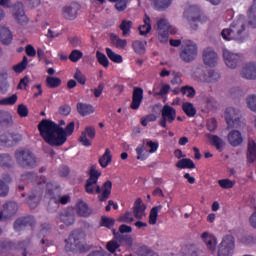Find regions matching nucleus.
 <instances>
[{"mask_svg": "<svg viewBox=\"0 0 256 256\" xmlns=\"http://www.w3.org/2000/svg\"><path fill=\"white\" fill-rule=\"evenodd\" d=\"M2 249H17L18 251H22V256H27L29 252L27 249L31 247V239L27 238L26 240L20 241L17 244L8 241L1 243Z\"/></svg>", "mask_w": 256, "mask_h": 256, "instance_id": "13", "label": "nucleus"}, {"mask_svg": "<svg viewBox=\"0 0 256 256\" xmlns=\"http://www.w3.org/2000/svg\"><path fill=\"white\" fill-rule=\"evenodd\" d=\"M240 242H242L243 245H253L256 243V238L252 235H243L240 237Z\"/></svg>", "mask_w": 256, "mask_h": 256, "instance_id": "62", "label": "nucleus"}, {"mask_svg": "<svg viewBox=\"0 0 256 256\" xmlns=\"http://www.w3.org/2000/svg\"><path fill=\"white\" fill-rule=\"evenodd\" d=\"M100 227H106V229H113L115 227V219L102 216L100 221Z\"/></svg>", "mask_w": 256, "mask_h": 256, "instance_id": "53", "label": "nucleus"}, {"mask_svg": "<svg viewBox=\"0 0 256 256\" xmlns=\"http://www.w3.org/2000/svg\"><path fill=\"white\" fill-rule=\"evenodd\" d=\"M76 109L81 117H87L88 115H92V113L95 111V107H93V105L83 102H78L76 105Z\"/></svg>", "mask_w": 256, "mask_h": 256, "instance_id": "29", "label": "nucleus"}, {"mask_svg": "<svg viewBox=\"0 0 256 256\" xmlns=\"http://www.w3.org/2000/svg\"><path fill=\"white\" fill-rule=\"evenodd\" d=\"M247 159L249 163H254L256 159V143L255 141H249L248 143V155Z\"/></svg>", "mask_w": 256, "mask_h": 256, "instance_id": "44", "label": "nucleus"}, {"mask_svg": "<svg viewBox=\"0 0 256 256\" xmlns=\"http://www.w3.org/2000/svg\"><path fill=\"white\" fill-rule=\"evenodd\" d=\"M15 167V161L13 160V157L9 154H2L1 155V169L2 171H13V168Z\"/></svg>", "mask_w": 256, "mask_h": 256, "instance_id": "28", "label": "nucleus"}, {"mask_svg": "<svg viewBox=\"0 0 256 256\" xmlns=\"http://www.w3.org/2000/svg\"><path fill=\"white\" fill-rule=\"evenodd\" d=\"M182 110L185 112L187 117H195V115H197V110L195 109V106H193V103H184L182 105Z\"/></svg>", "mask_w": 256, "mask_h": 256, "instance_id": "47", "label": "nucleus"}, {"mask_svg": "<svg viewBox=\"0 0 256 256\" xmlns=\"http://www.w3.org/2000/svg\"><path fill=\"white\" fill-rule=\"evenodd\" d=\"M246 101L249 109L256 113V95L248 96Z\"/></svg>", "mask_w": 256, "mask_h": 256, "instance_id": "64", "label": "nucleus"}, {"mask_svg": "<svg viewBox=\"0 0 256 256\" xmlns=\"http://www.w3.org/2000/svg\"><path fill=\"white\" fill-rule=\"evenodd\" d=\"M13 17L19 25H28L29 18L25 15L23 3L17 2L13 7Z\"/></svg>", "mask_w": 256, "mask_h": 256, "instance_id": "16", "label": "nucleus"}, {"mask_svg": "<svg viewBox=\"0 0 256 256\" xmlns=\"http://www.w3.org/2000/svg\"><path fill=\"white\" fill-rule=\"evenodd\" d=\"M221 79V74L218 71L210 70L206 74L205 81L206 83H215V81H219Z\"/></svg>", "mask_w": 256, "mask_h": 256, "instance_id": "52", "label": "nucleus"}, {"mask_svg": "<svg viewBox=\"0 0 256 256\" xmlns=\"http://www.w3.org/2000/svg\"><path fill=\"white\" fill-rule=\"evenodd\" d=\"M43 197V190L41 188L34 190L27 198L26 203L30 209H36Z\"/></svg>", "mask_w": 256, "mask_h": 256, "instance_id": "22", "label": "nucleus"}, {"mask_svg": "<svg viewBox=\"0 0 256 256\" xmlns=\"http://www.w3.org/2000/svg\"><path fill=\"white\" fill-rule=\"evenodd\" d=\"M199 54V47L197 44L191 40H186L182 43L179 51L180 59L184 63H191L197 59Z\"/></svg>", "mask_w": 256, "mask_h": 256, "instance_id": "7", "label": "nucleus"}, {"mask_svg": "<svg viewBox=\"0 0 256 256\" xmlns=\"http://www.w3.org/2000/svg\"><path fill=\"white\" fill-rule=\"evenodd\" d=\"M68 59H70L72 63H77L80 59H83V52L77 49L72 50Z\"/></svg>", "mask_w": 256, "mask_h": 256, "instance_id": "57", "label": "nucleus"}, {"mask_svg": "<svg viewBox=\"0 0 256 256\" xmlns=\"http://www.w3.org/2000/svg\"><path fill=\"white\" fill-rule=\"evenodd\" d=\"M169 29H171V25L169 21L165 18H161L157 22V31H158V41L160 43H168L169 42Z\"/></svg>", "mask_w": 256, "mask_h": 256, "instance_id": "11", "label": "nucleus"}, {"mask_svg": "<svg viewBox=\"0 0 256 256\" xmlns=\"http://www.w3.org/2000/svg\"><path fill=\"white\" fill-rule=\"evenodd\" d=\"M145 45L143 41L136 40L132 43V47L137 55H143L145 53Z\"/></svg>", "mask_w": 256, "mask_h": 256, "instance_id": "55", "label": "nucleus"}, {"mask_svg": "<svg viewBox=\"0 0 256 256\" xmlns=\"http://www.w3.org/2000/svg\"><path fill=\"white\" fill-rule=\"evenodd\" d=\"M35 223V217L33 216L19 217L14 222V231H16V233H21V231H25L27 227H35Z\"/></svg>", "mask_w": 256, "mask_h": 256, "instance_id": "15", "label": "nucleus"}, {"mask_svg": "<svg viewBox=\"0 0 256 256\" xmlns=\"http://www.w3.org/2000/svg\"><path fill=\"white\" fill-rule=\"evenodd\" d=\"M248 27L245 16L240 15L238 19L231 23L229 28L222 30L221 36L224 41H238V43H244L246 39H249Z\"/></svg>", "mask_w": 256, "mask_h": 256, "instance_id": "3", "label": "nucleus"}, {"mask_svg": "<svg viewBox=\"0 0 256 256\" xmlns=\"http://www.w3.org/2000/svg\"><path fill=\"white\" fill-rule=\"evenodd\" d=\"M113 161V154H111V149L106 148L104 154L99 158L98 163L102 169L109 167Z\"/></svg>", "mask_w": 256, "mask_h": 256, "instance_id": "31", "label": "nucleus"}, {"mask_svg": "<svg viewBox=\"0 0 256 256\" xmlns=\"http://www.w3.org/2000/svg\"><path fill=\"white\" fill-rule=\"evenodd\" d=\"M131 27H133V22L131 20H122L120 24V30L122 31L123 37L131 33Z\"/></svg>", "mask_w": 256, "mask_h": 256, "instance_id": "49", "label": "nucleus"}, {"mask_svg": "<svg viewBox=\"0 0 256 256\" xmlns=\"http://www.w3.org/2000/svg\"><path fill=\"white\" fill-rule=\"evenodd\" d=\"M79 11H81V4L72 2L70 4H66L62 8V15L64 19H68V21H75V19H77V15H79Z\"/></svg>", "mask_w": 256, "mask_h": 256, "instance_id": "12", "label": "nucleus"}, {"mask_svg": "<svg viewBox=\"0 0 256 256\" xmlns=\"http://www.w3.org/2000/svg\"><path fill=\"white\" fill-rule=\"evenodd\" d=\"M23 139L21 134L5 133L1 136V143L4 147H15Z\"/></svg>", "mask_w": 256, "mask_h": 256, "instance_id": "20", "label": "nucleus"}, {"mask_svg": "<svg viewBox=\"0 0 256 256\" xmlns=\"http://www.w3.org/2000/svg\"><path fill=\"white\" fill-rule=\"evenodd\" d=\"M177 119V110L173 108L172 106H169V104H166L163 106L161 110V118L158 121V125L162 127L163 129H169L167 127V123H173Z\"/></svg>", "mask_w": 256, "mask_h": 256, "instance_id": "9", "label": "nucleus"}, {"mask_svg": "<svg viewBox=\"0 0 256 256\" xmlns=\"http://www.w3.org/2000/svg\"><path fill=\"white\" fill-rule=\"evenodd\" d=\"M1 43L6 46L13 43V32L5 26L1 27Z\"/></svg>", "mask_w": 256, "mask_h": 256, "instance_id": "32", "label": "nucleus"}, {"mask_svg": "<svg viewBox=\"0 0 256 256\" xmlns=\"http://www.w3.org/2000/svg\"><path fill=\"white\" fill-rule=\"evenodd\" d=\"M127 5H129V0H118L115 3V9L119 13H122V11H125L127 9Z\"/></svg>", "mask_w": 256, "mask_h": 256, "instance_id": "61", "label": "nucleus"}, {"mask_svg": "<svg viewBox=\"0 0 256 256\" xmlns=\"http://www.w3.org/2000/svg\"><path fill=\"white\" fill-rule=\"evenodd\" d=\"M228 143L232 147H239L243 143V136L239 130H232L228 134Z\"/></svg>", "mask_w": 256, "mask_h": 256, "instance_id": "27", "label": "nucleus"}, {"mask_svg": "<svg viewBox=\"0 0 256 256\" xmlns=\"http://www.w3.org/2000/svg\"><path fill=\"white\" fill-rule=\"evenodd\" d=\"M28 63L29 60L27 56H24L20 63L13 66V71H15V73H23V71L27 69Z\"/></svg>", "mask_w": 256, "mask_h": 256, "instance_id": "54", "label": "nucleus"}, {"mask_svg": "<svg viewBox=\"0 0 256 256\" xmlns=\"http://www.w3.org/2000/svg\"><path fill=\"white\" fill-rule=\"evenodd\" d=\"M180 92L182 93V95H185L189 99H193V97L197 95V91L195 90V88L189 85L182 86Z\"/></svg>", "mask_w": 256, "mask_h": 256, "instance_id": "51", "label": "nucleus"}, {"mask_svg": "<svg viewBox=\"0 0 256 256\" xmlns=\"http://www.w3.org/2000/svg\"><path fill=\"white\" fill-rule=\"evenodd\" d=\"M99 177H101V171L97 170L95 166H91L84 189L88 195H95L96 193L98 195V201H100V203H105V201L111 197L113 182L107 180L102 186H99L97 184L99 183Z\"/></svg>", "mask_w": 256, "mask_h": 256, "instance_id": "2", "label": "nucleus"}, {"mask_svg": "<svg viewBox=\"0 0 256 256\" xmlns=\"http://www.w3.org/2000/svg\"><path fill=\"white\" fill-rule=\"evenodd\" d=\"M13 181L11 175L3 174L1 180V197H7L9 195V184Z\"/></svg>", "mask_w": 256, "mask_h": 256, "instance_id": "33", "label": "nucleus"}, {"mask_svg": "<svg viewBox=\"0 0 256 256\" xmlns=\"http://www.w3.org/2000/svg\"><path fill=\"white\" fill-rule=\"evenodd\" d=\"M46 199H49L47 211L49 213H55L59 209V205H67L69 203V196H61V192L57 185L48 182L46 184Z\"/></svg>", "mask_w": 256, "mask_h": 256, "instance_id": "4", "label": "nucleus"}, {"mask_svg": "<svg viewBox=\"0 0 256 256\" xmlns=\"http://www.w3.org/2000/svg\"><path fill=\"white\" fill-rule=\"evenodd\" d=\"M1 126L2 127H13V116L9 112L1 113Z\"/></svg>", "mask_w": 256, "mask_h": 256, "instance_id": "45", "label": "nucleus"}, {"mask_svg": "<svg viewBox=\"0 0 256 256\" xmlns=\"http://www.w3.org/2000/svg\"><path fill=\"white\" fill-rule=\"evenodd\" d=\"M65 250L68 253H83L87 251V239L85 232L81 230L73 231L65 240Z\"/></svg>", "mask_w": 256, "mask_h": 256, "instance_id": "5", "label": "nucleus"}, {"mask_svg": "<svg viewBox=\"0 0 256 256\" xmlns=\"http://www.w3.org/2000/svg\"><path fill=\"white\" fill-rule=\"evenodd\" d=\"M225 119L228 127H239L241 123V112L233 107L226 108Z\"/></svg>", "mask_w": 256, "mask_h": 256, "instance_id": "14", "label": "nucleus"}, {"mask_svg": "<svg viewBox=\"0 0 256 256\" xmlns=\"http://www.w3.org/2000/svg\"><path fill=\"white\" fill-rule=\"evenodd\" d=\"M184 17L190 23L192 29H197V23H205L207 17L201 14V10L197 6H190L189 9L184 11Z\"/></svg>", "mask_w": 256, "mask_h": 256, "instance_id": "8", "label": "nucleus"}, {"mask_svg": "<svg viewBox=\"0 0 256 256\" xmlns=\"http://www.w3.org/2000/svg\"><path fill=\"white\" fill-rule=\"evenodd\" d=\"M135 151L138 161H146V159H149V152L145 151V145L137 146Z\"/></svg>", "mask_w": 256, "mask_h": 256, "instance_id": "46", "label": "nucleus"}, {"mask_svg": "<svg viewBox=\"0 0 256 256\" xmlns=\"http://www.w3.org/2000/svg\"><path fill=\"white\" fill-rule=\"evenodd\" d=\"M61 78L55 76H47L46 77V86L48 89H57V87H61Z\"/></svg>", "mask_w": 256, "mask_h": 256, "instance_id": "40", "label": "nucleus"}, {"mask_svg": "<svg viewBox=\"0 0 256 256\" xmlns=\"http://www.w3.org/2000/svg\"><path fill=\"white\" fill-rule=\"evenodd\" d=\"M105 51L108 59H110L112 63H123V56L115 53L111 48H106Z\"/></svg>", "mask_w": 256, "mask_h": 256, "instance_id": "43", "label": "nucleus"}, {"mask_svg": "<svg viewBox=\"0 0 256 256\" xmlns=\"http://www.w3.org/2000/svg\"><path fill=\"white\" fill-rule=\"evenodd\" d=\"M110 41L116 49H125L127 47V40L119 38L117 34H110Z\"/></svg>", "mask_w": 256, "mask_h": 256, "instance_id": "37", "label": "nucleus"}, {"mask_svg": "<svg viewBox=\"0 0 256 256\" xmlns=\"http://www.w3.org/2000/svg\"><path fill=\"white\" fill-rule=\"evenodd\" d=\"M18 99H19V96H17V94H13L12 96L2 98L1 105H10V106L15 105Z\"/></svg>", "mask_w": 256, "mask_h": 256, "instance_id": "60", "label": "nucleus"}, {"mask_svg": "<svg viewBox=\"0 0 256 256\" xmlns=\"http://www.w3.org/2000/svg\"><path fill=\"white\" fill-rule=\"evenodd\" d=\"M201 239L209 251H215L217 249V238L213 234L204 232L201 235Z\"/></svg>", "mask_w": 256, "mask_h": 256, "instance_id": "24", "label": "nucleus"}, {"mask_svg": "<svg viewBox=\"0 0 256 256\" xmlns=\"http://www.w3.org/2000/svg\"><path fill=\"white\" fill-rule=\"evenodd\" d=\"M15 159L22 169H35L37 167V157L29 149L16 150Z\"/></svg>", "mask_w": 256, "mask_h": 256, "instance_id": "6", "label": "nucleus"}, {"mask_svg": "<svg viewBox=\"0 0 256 256\" xmlns=\"http://www.w3.org/2000/svg\"><path fill=\"white\" fill-rule=\"evenodd\" d=\"M76 212L80 217H89V215H91L89 205H87L83 200L78 201L76 204Z\"/></svg>", "mask_w": 256, "mask_h": 256, "instance_id": "35", "label": "nucleus"}, {"mask_svg": "<svg viewBox=\"0 0 256 256\" xmlns=\"http://www.w3.org/2000/svg\"><path fill=\"white\" fill-rule=\"evenodd\" d=\"M145 209H147V207L143 205V200L141 198H137L133 206L135 219H143V217H145Z\"/></svg>", "mask_w": 256, "mask_h": 256, "instance_id": "26", "label": "nucleus"}, {"mask_svg": "<svg viewBox=\"0 0 256 256\" xmlns=\"http://www.w3.org/2000/svg\"><path fill=\"white\" fill-rule=\"evenodd\" d=\"M207 138L209 139L211 145L220 153L223 151V149H225V141L221 137L213 134H207Z\"/></svg>", "mask_w": 256, "mask_h": 256, "instance_id": "30", "label": "nucleus"}, {"mask_svg": "<svg viewBox=\"0 0 256 256\" xmlns=\"http://www.w3.org/2000/svg\"><path fill=\"white\" fill-rule=\"evenodd\" d=\"M38 131L51 147H61L67 143V137H71L75 131V122L67 124L65 129L49 119H43L38 124Z\"/></svg>", "mask_w": 256, "mask_h": 256, "instance_id": "1", "label": "nucleus"}, {"mask_svg": "<svg viewBox=\"0 0 256 256\" xmlns=\"http://www.w3.org/2000/svg\"><path fill=\"white\" fill-rule=\"evenodd\" d=\"M223 57L225 64L229 69H235L237 68V65L241 63V56L238 54H233L229 50H224L223 51Z\"/></svg>", "mask_w": 256, "mask_h": 256, "instance_id": "19", "label": "nucleus"}, {"mask_svg": "<svg viewBox=\"0 0 256 256\" xmlns=\"http://www.w3.org/2000/svg\"><path fill=\"white\" fill-rule=\"evenodd\" d=\"M118 221L119 223H133V221H135V219L133 218V212H125L124 214L119 216Z\"/></svg>", "mask_w": 256, "mask_h": 256, "instance_id": "56", "label": "nucleus"}, {"mask_svg": "<svg viewBox=\"0 0 256 256\" xmlns=\"http://www.w3.org/2000/svg\"><path fill=\"white\" fill-rule=\"evenodd\" d=\"M202 57L204 65H207L208 67H215V65H217V53L211 48L204 50Z\"/></svg>", "mask_w": 256, "mask_h": 256, "instance_id": "23", "label": "nucleus"}, {"mask_svg": "<svg viewBox=\"0 0 256 256\" xmlns=\"http://www.w3.org/2000/svg\"><path fill=\"white\" fill-rule=\"evenodd\" d=\"M249 25L252 29H256V0L253 1L252 6L248 11Z\"/></svg>", "mask_w": 256, "mask_h": 256, "instance_id": "41", "label": "nucleus"}, {"mask_svg": "<svg viewBox=\"0 0 256 256\" xmlns=\"http://www.w3.org/2000/svg\"><path fill=\"white\" fill-rule=\"evenodd\" d=\"M96 135H97V132L95 130V127L87 126L84 129V131L81 132V135L78 141L79 143H81V145H83V147H91V140L89 139H94Z\"/></svg>", "mask_w": 256, "mask_h": 256, "instance_id": "17", "label": "nucleus"}, {"mask_svg": "<svg viewBox=\"0 0 256 256\" xmlns=\"http://www.w3.org/2000/svg\"><path fill=\"white\" fill-rule=\"evenodd\" d=\"M163 209V206L158 205L152 207L150 210V215H149V224L150 225H157V217H159V211Z\"/></svg>", "mask_w": 256, "mask_h": 256, "instance_id": "42", "label": "nucleus"}, {"mask_svg": "<svg viewBox=\"0 0 256 256\" xmlns=\"http://www.w3.org/2000/svg\"><path fill=\"white\" fill-rule=\"evenodd\" d=\"M156 11H165L171 7L173 0H150Z\"/></svg>", "mask_w": 256, "mask_h": 256, "instance_id": "34", "label": "nucleus"}, {"mask_svg": "<svg viewBox=\"0 0 256 256\" xmlns=\"http://www.w3.org/2000/svg\"><path fill=\"white\" fill-rule=\"evenodd\" d=\"M49 233H51V225L48 223H44L41 225L38 237H47Z\"/></svg>", "mask_w": 256, "mask_h": 256, "instance_id": "63", "label": "nucleus"}, {"mask_svg": "<svg viewBox=\"0 0 256 256\" xmlns=\"http://www.w3.org/2000/svg\"><path fill=\"white\" fill-rule=\"evenodd\" d=\"M141 103H143V88L134 87L130 108L133 109V111H137V109L141 107Z\"/></svg>", "mask_w": 256, "mask_h": 256, "instance_id": "21", "label": "nucleus"}, {"mask_svg": "<svg viewBox=\"0 0 256 256\" xmlns=\"http://www.w3.org/2000/svg\"><path fill=\"white\" fill-rule=\"evenodd\" d=\"M136 254L138 256H154L155 251L147 245H142L137 249Z\"/></svg>", "mask_w": 256, "mask_h": 256, "instance_id": "50", "label": "nucleus"}, {"mask_svg": "<svg viewBox=\"0 0 256 256\" xmlns=\"http://www.w3.org/2000/svg\"><path fill=\"white\" fill-rule=\"evenodd\" d=\"M235 249V237L233 235H226L218 248V256H231Z\"/></svg>", "mask_w": 256, "mask_h": 256, "instance_id": "10", "label": "nucleus"}, {"mask_svg": "<svg viewBox=\"0 0 256 256\" xmlns=\"http://www.w3.org/2000/svg\"><path fill=\"white\" fill-rule=\"evenodd\" d=\"M241 75L243 79L255 80L256 79V63L255 62L247 63L243 67Z\"/></svg>", "mask_w": 256, "mask_h": 256, "instance_id": "25", "label": "nucleus"}, {"mask_svg": "<svg viewBox=\"0 0 256 256\" xmlns=\"http://www.w3.org/2000/svg\"><path fill=\"white\" fill-rule=\"evenodd\" d=\"M178 169H195V162L189 158H183L176 163Z\"/></svg>", "mask_w": 256, "mask_h": 256, "instance_id": "39", "label": "nucleus"}, {"mask_svg": "<svg viewBox=\"0 0 256 256\" xmlns=\"http://www.w3.org/2000/svg\"><path fill=\"white\" fill-rule=\"evenodd\" d=\"M96 59L99 65L104 67V69L109 68V58L101 51H96Z\"/></svg>", "mask_w": 256, "mask_h": 256, "instance_id": "48", "label": "nucleus"}, {"mask_svg": "<svg viewBox=\"0 0 256 256\" xmlns=\"http://www.w3.org/2000/svg\"><path fill=\"white\" fill-rule=\"evenodd\" d=\"M218 185H220L222 189H233V187H235V181H232L229 178L221 179L218 180Z\"/></svg>", "mask_w": 256, "mask_h": 256, "instance_id": "58", "label": "nucleus"}, {"mask_svg": "<svg viewBox=\"0 0 256 256\" xmlns=\"http://www.w3.org/2000/svg\"><path fill=\"white\" fill-rule=\"evenodd\" d=\"M140 35H148L151 32V18L149 15L145 14L144 24L138 28Z\"/></svg>", "mask_w": 256, "mask_h": 256, "instance_id": "38", "label": "nucleus"}, {"mask_svg": "<svg viewBox=\"0 0 256 256\" xmlns=\"http://www.w3.org/2000/svg\"><path fill=\"white\" fill-rule=\"evenodd\" d=\"M118 241L125 244L128 249H131V247H133V238L131 237V235H121L118 237Z\"/></svg>", "mask_w": 256, "mask_h": 256, "instance_id": "59", "label": "nucleus"}, {"mask_svg": "<svg viewBox=\"0 0 256 256\" xmlns=\"http://www.w3.org/2000/svg\"><path fill=\"white\" fill-rule=\"evenodd\" d=\"M60 221L61 223H64L66 227H71V225L75 224V214L69 211H64L60 214Z\"/></svg>", "mask_w": 256, "mask_h": 256, "instance_id": "36", "label": "nucleus"}, {"mask_svg": "<svg viewBox=\"0 0 256 256\" xmlns=\"http://www.w3.org/2000/svg\"><path fill=\"white\" fill-rule=\"evenodd\" d=\"M17 211H19V206L15 202H8L3 205V209L1 211V221H5L7 219H11L14 215H17Z\"/></svg>", "mask_w": 256, "mask_h": 256, "instance_id": "18", "label": "nucleus"}]
</instances>
